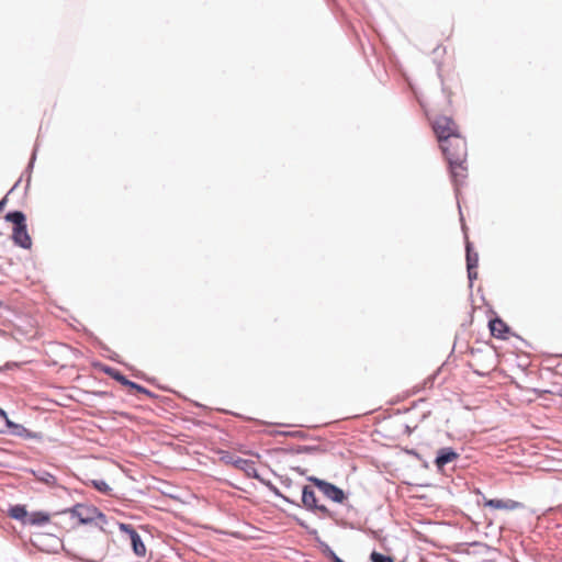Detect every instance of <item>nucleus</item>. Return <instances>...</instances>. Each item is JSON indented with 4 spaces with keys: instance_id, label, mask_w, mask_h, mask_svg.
<instances>
[{
    "instance_id": "1",
    "label": "nucleus",
    "mask_w": 562,
    "mask_h": 562,
    "mask_svg": "<svg viewBox=\"0 0 562 562\" xmlns=\"http://www.w3.org/2000/svg\"><path fill=\"white\" fill-rule=\"evenodd\" d=\"M434 132L440 143V148L449 165L451 179L454 184L456 198L462 228L464 229V220L459 202V186L467 178V156L468 148L465 139L460 135L458 125L450 116L440 115L432 122Z\"/></svg>"
},
{
    "instance_id": "2",
    "label": "nucleus",
    "mask_w": 562,
    "mask_h": 562,
    "mask_svg": "<svg viewBox=\"0 0 562 562\" xmlns=\"http://www.w3.org/2000/svg\"><path fill=\"white\" fill-rule=\"evenodd\" d=\"M58 514H69L70 518H76L79 525L95 524L101 530H104L103 526L108 524L106 515L97 506L90 504L77 503Z\"/></svg>"
},
{
    "instance_id": "3",
    "label": "nucleus",
    "mask_w": 562,
    "mask_h": 562,
    "mask_svg": "<svg viewBox=\"0 0 562 562\" xmlns=\"http://www.w3.org/2000/svg\"><path fill=\"white\" fill-rule=\"evenodd\" d=\"M4 220L13 225L11 238L14 245L23 249H31L32 238L27 232L25 213L20 210L10 211L4 215Z\"/></svg>"
},
{
    "instance_id": "4",
    "label": "nucleus",
    "mask_w": 562,
    "mask_h": 562,
    "mask_svg": "<svg viewBox=\"0 0 562 562\" xmlns=\"http://www.w3.org/2000/svg\"><path fill=\"white\" fill-rule=\"evenodd\" d=\"M319 492L324 494L328 499L342 504L347 499V495L342 488L335 485L334 483L327 482L323 479L310 475L306 477Z\"/></svg>"
},
{
    "instance_id": "5",
    "label": "nucleus",
    "mask_w": 562,
    "mask_h": 562,
    "mask_svg": "<svg viewBox=\"0 0 562 562\" xmlns=\"http://www.w3.org/2000/svg\"><path fill=\"white\" fill-rule=\"evenodd\" d=\"M99 367H100V370L104 374L109 375L110 378H112L113 380H115L116 382L122 384L123 386H126L130 390H134L137 393L145 394L146 396L151 397V398L157 397V395L154 392H151L150 390L144 387L143 385H140V384H138V383H136L134 381L128 380L119 370H116V369H114V368H112L110 366H106V364H99Z\"/></svg>"
},
{
    "instance_id": "6",
    "label": "nucleus",
    "mask_w": 562,
    "mask_h": 562,
    "mask_svg": "<svg viewBox=\"0 0 562 562\" xmlns=\"http://www.w3.org/2000/svg\"><path fill=\"white\" fill-rule=\"evenodd\" d=\"M465 259H467V271L468 279L470 283V288L473 285V281L477 278V266H479V255L474 251L472 244L467 239L465 243Z\"/></svg>"
},
{
    "instance_id": "7",
    "label": "nucleus",
    "mask_w": 562,
    "mask_h": 562,
    "mask_svg": "<svg viewBox=\"0 0 562 562\" xmlns=\"http://www.w3.org/2000/svg\"><path fill=\"white\" fill-rule=\"evenodd\" d=\"M5 426L9 429L10 435L21 437L24 439L42 440L43 435L41 432L32 431L21 424L14 423L11 419L8 420Z\"/></svg>"
},
{
    "instance_id": "8",
    "label": "nucleus",
    "mask_w": 562,
    "mask_h": 562,
    "mask_svg": "<svg viewBox=\"0 0 562 562\" xmlns=\"http://www.w3.org/2000/svg\"><path fill=\"white\" fill-rule=\"evenodd\" d=\"M488 328L497 339H507L506 335L510 333V327L497 315L488 321Z\"/></svg>"
},
{
    "instance_id": "9",
    "label": "nucleus",
    "mask_w": 562,
    "mask_h": 562,
    "mask_svg": "<svg viewBox=\"0 0 562 562\" xmlns=\"http://www.w3.org/2000/svg\"><path fill=\"white\" fill-rule=\"evenodd\" d=\"M458 458H459V453L453 448L443 447L437 451V456L435 458L434 463L438 470H441L445 468V465L454 461Z\"/></svg>"
},
{
    "instance_id": "10",
    "label": "nucleus",
    "mask_w": 562,
    "mask_h": 562,
    "mask_svg": "<svg viewBox=\"0 0 562 562\" xmlns=\"http://www.w3.org/2000/svg\"><path fill=\"white\" fill-rule=\"evenodd\" d=\"M484 506L491 507L494 509H506V510H516L521 509L525 507V505L520 502L514 501V499H501V498H494L488 499L486 503H484Z\"/></svg>"
},
{
    "instance_id": "11",
    "label": "nucleus",
    "mask_w": 562,
    "mask_h": 562,
    "mask_svg": "<svg viewBox=\"0 0 562 562\" xmlns=\"http://www.w3.org/2000/svg\"><path fill=\"white\" fill-rule=\"evenodd\" d=\"M318 499L316 497L315 491L310 485H304L302 487V496L301 504L297 507H303L307 512H310L313 507L316 506Z\"/></svg>"
},
{
    "instance_id": "12",
    "label": "nucleus",
    "mask_w": 562,
    "mask_h": 562,
    "mask_svg": "<svg viewBox=\"0 0 562 562\" xmlns=\"http://www.w3.org/2000/svg\"><path fill=\"white\" fill-rule=\"evenodd\" d=\"M234 468L245 472L248 477L260 480V475L252 460L237 458L234 462Z\"/></svg>"
},
{
    "instance_id": "13",
    "label": "nucleus",
    "mask_w": 562,
    "mask_h": 562,
    "mask_svg": "<svg viewBox=\"0 0 562 562\" xmlns=\"http://www.w3.org/2000/svg\"><path fill=\"white\" fill-rule=\"evenodd\" d=\"M288 517L290 519H292L293 521H295L301 528L305 529L306 532L312 536L318 543L319 546V549L321 551L324 550V546H328L325 541H323L319 536H318V531L315 529V528H311L305 520H303L302 518H300L299 516L296 515H293V514H288Z\"/></svg>"
},
{
    "instance_id": "14",
    "label": "nucleus",
    "mask_w": 562,
    "mask_h": 562,
    "mask_svg": "<svg viewBox=\"0 0 562 562\" xmlns=\"http://www.w3.org/2000/svg\"><path fill=\"white\" fill-rule=\"evenodd\" d=\"M280 450L288 454H313L325 451L324 449L321 448V446H291L288 448H282Z\"/></svg>"
},
{
    "instance_id": "15",
    "label": "nucleus",
    "mask_w": 562,
    "mask_h": 562,
    "mask_svg": "<svg viewBox=\"0 0 562 562\" xmlns=\"http://www.w3.org/2000/svg\"><path fill=\"white\" fill-rule=\"evenodd\" d=\"M8 516L23 525H26L29 513L25 505L16 504L9 507Z\"/></svg>"
},
{
    "instance_id": "16",
    "label": "nucleus",
    "mask_w": 562,
    "mask_h": 562,
    "mask_svg": "<svg viewBox=\"0 0 562 562\" xmlns=\"http://www.w3.org/2000/svg\"><path fill=\"white\" fill-rule=\"evenodd\" d=\"M50 516L48 513L43 510H36L29 514V518L26 520V525L31 526H44L49 522Z\"/></svg>"
},
{
    "instance_id": "17",
    "label": "nucleus",
    "mask_w": 562,
    "mask_h": 562,
    "mask_svg": "<svg viewBox=\"0 0 562 562\" xmlns=\"http://www.w3.org/2000/svg\"><path fill=\"white\" fill-rule=\"evenodd\" d=\"M31 472L40 482H43L49 486H54L57 483L56 476L46 470L40 469L32 470Z\"/></svg>"
},
{
    "instance_id": "18",
    "label": "nucleus",
    "mask_w": 562,
    "mask_h": 562,
    "mask_svg": "<svg viewBox=\"0 0 562 562\" xmlns=\"http://www.w3.org/2000/svg\"><path fill=\"white\" fill-rule=\"evenodd\" d=\"M265 486L268 487V490L277 497H280L282 501L293 505V506H299V503L291 499L290 497L285 496L284 494L281 493V491L270 481H267V480H263L260 477L259 480Z\"/></svg>"
},
{
    "instance_id": "19",
    "label": "nucleus",
    "mask_w": 562,
    "mask_h": 562,
    "mask_svg": "<svg viewBox=\"0 0 562 562\" xmlns=\"http://www.w3.org/2000/svg\"><path fill=\"white\" fill-rule=\"evenodd\" d=\"M131 548H132L133 553L136 557H145L146 546H145L142 537L139 536V533L137 536H135L134 538H132Z\"/></svg>"
},
{
    "instance_id": "20",
    "label": "nucleus",
    "mask_w": 562,
    "mask_h": 562,
    "mask_svg": "<svg viewBox=\"0 0 562 562\" xmlns=\"http://www.w3.org/2000/svg\"><path fill=\"white\" fill-rule=\"evenodd\" d=\"M37 149H38V144L36 143L34 148H33L32 155L30 157V161H29V164L26 166V169H25V173L27 175V177H26V188L30 186V182H31V173H32V170L34 168L35 160H36Z\"/></svg>"
},
{
    "instance_id": "21",
    "label": "nucleus",
    "mask_w": 562,
    "mask_h": 562,
    "mask_svg": "<svg viewBox=\"0 0 562 562\" xmlns=\"http://www.w3.org/2000/svg\"><path fill=\"white\" fill-rule=\"evenodd\" d=\"M37 149H38V144L36 143L34 148H33L32 155L30 157V161H29V164L26 166V169H25V173L27 175V177H26V188L30 186V182H31V173H32V170L34 168L35 160H36Z\"/></svg>"
},
{
    "instance_id": "22",
    "label": "nucleus",
    "mask_w": 562,
    "mask_h": 562,
    "mask_svg": "<svg viewBox=\"0 0 562 562\" xmlns=\"http://www.w3.org/2000/svg\"><path fill=\"white\" fill-rule=\"evenodd\" d=\"M117 526H119V530L128 536L130 540H132V538H134L135 536L138 535V532L136 531V529L131 525V524H126V522H117Z\"/></svg>"
},
{
    "instance_id": "23",
    "label": "nucleus",
    "mask_w": 562,
    "mask_h": 562,
    "mask_svg": "<svg viewBox=\"0 0 562 562\" xmlns=\"http://www.w3.org/2000/svg\"><path fill=\"white\" fill-rule=\"evenodd\" d=\"M310 512L313 514L321 513L323 517H327V518H331V519H334V517H335L334 512L329 510L327 508V506L319 504V503H317L316 506L313 507Z\"/></svg>"
},
{
    "instance_id": "24",
    "label": "nucleus",
    "mask_w": 562,
    "mask_h": 562,
    "mask_svg": "<svg viewBox=\"0 0 562 562\" xmlns=\"http://www.w3.org/2000/svg\"><path fill=\"white\" fill-rule=\"evenodd\" d=\"M91 485L102 494H109L112 488L104 480H92Z\"/></svg>"
},
{
    "instance_id": "25",
    "label": "nucleus",
    "mask_w": 562,
    "mask_h": 562,
    "mask_svg": "<svg viewBox=\"0 0 562 562\" xmlns=\"http://www.w3.org/2000/svg\"><path fill=\"white\" fill-rule=\"evenodd\" d=\"M371 562H394V559L391 555L383 554L378 551H372L370 554Z\"/></svg>"
},
{
    "instance_id": "26",
    "label": "nucleus",
    "mask_w": 562,
    "mask_h": 562,
    "mask_svg": "<svg viewBox=\"0 0 562 562\" xmlns=\"http://www.w3.org/2000/svg\"><path fill=\"white\" fill-rule=\"evenodd\" d=\"M273 435H280V436L292 437V438H300V439H305L307 437V435L304 431H301V430H293V431L278 430V431H274Z\"/></svg>"
},
{
    "instance_id": "27",
    "label": "nucleus",
    "mask_w": 562,
    "mask_h": 562,
    "mask_svg": "<svg viewBox=\"0 0 562 562\" xmlns=\"http://www.w3.org/2000/svg\"><path fill=\"white\" fill-rule=\"evenodd\" d=\"M438 374H439V370H437L436 372L430 374L428 378H426L424 380L422 386L417 390V392L422 391V390H426V389H432Z\"/></svg>"
},
{
    "instance_id": "28",
    "label": "nucleus",
    "mask_w": 562,
    "mask_h": 562,
    "mask_svg": "<svg viewBox=\"0 0 562 562\" xmlns=\"http://www.w3.org/2000/svg\"><path fill=\"white\" fill-rule=\"evenodd\" d=\"M322 553L330 561V562H341L342 559L336 554V552L329 547L324 546V550Z\"/></svg>"
},
{
    "instance_id": "29",
    "label": "nucleus",
    "mask_w": 562,
    "mask_h": 562,
    "mask_svg": "<svg viewBox=\"0 0 562 562\" xmlns=\"http://www.w3.org/2000/svg\"><path fill=\"white\" fill-rule=\"evenodd\" d=\"M20 182H21V178L14 183V186L10 189V191L7 194H10L19 186ZM7 203H8V195H4L0 200V213L3 211V209L7 205Z\"/></svg>"
},
{
    "instance_id": "30",
    "label": "nucleus",
    "mask_w": 562,
    "mask_h": 562,
    "mask_svg": "<svg viewBox=\"0 0 562 562\" xmlns=\"http://www.w3.org/2000/svg\"><path fill=\"white\" fill-rule=\"evenodd\" d=\"M238 457L231 454L229 452H225V454L221 458L226 464H232L234 467V462Z\"/></svg>"
},
{
    "instance_id": "31",
    "label": "nucleus",
    "mask_w": 562,
    "mask_h": 562,
    "mask_svg": "<svg viewBox=\"0 0 562 562\" xmlns=\"http://www.w3.org/2000/svg\"><path fill=\"white\" fill-rule=\"evenodd\" d=\"M291 470L296 472L300 475H305L306 474V469H303L301 467H292Z\"/></svg>"
},
{
    "instance_id": "32",
    "label": "nucleus",
    "mask_w": 562,
    "mask_h": 562,
    "mask_svg": "<svg viewBox=\"0 0 562 562\" xmlns=\"http://www.w3.org/2000/svg\"><path fill=\"white\" fill-rule=\"evenodd\" d=\"M18 367H19V363H16V362H7V363L4 364V367H3V370H4V369H5V370H11V369H13V368H18Z\"/></svg>"
},
{
    "instance_id": "33",
    "label": "nucleus",
    "mask_w": 562,
    "mask_h": 562,
    "mask_svg": "<svg viewBox=\"0 0 562 562\" xmlns=\"http://www.w3.org/2000/svg\"><path fill=\"white\" fill-rule=\"evenodd\" d=\"M0 417L5 422V424L8 423V420H10L7 412L0 407Z\"/></svg>"
},
{
    "instance_id": "34",
    "label": "nucleus",
    "mask_w": 562,
    "mask_h": 562,
    "mask_svg": "<svg viewBox=\"0 0 562 562\" xmlns=\"http://www.w3.org/2000/svg\"><path fill=\"white\" fill-rule=\"evenodd\" d=\"M109 358L112 360V361H116L119 363H122V361L119 359L120 356L116 353V352H112Z\"/></svg>"
},
{
    "instance_id": "35",
    "label": "nucleus",
    "mask_w": 562,
    "mask_h": 562,
    "mask_svg": "<svg viewBox=\"0 0 562 562\" xmlns=\"http://www.w3.org/2000/svg\"><path fill=\"white\" fill-rule=\"evenodd\" d=\"M473 373H475L479 376H484L486 374L485 372H481V371H479L476 369H473Z\"/></svg>"
},
{
    "instance_id": "36",
    "label": "nucleus",
    "mask_w": 562,
    "mask_h": 562,
    "mask_svg": "<svg viewBox=\"0 0 562 562\" xmlns=\"http://www.w3.org/2000/svg\"><path fill=\"white\" fill-rule=\"evenodd\" d=\"M480 495H482L483 504L486 503L490 498H486L480 491H477Z\"/></svg>"
},
{
    "instance_id": "37",
    "label": "nucleus",
    "mask_w": 562,
    "mask_h": 562,
    "mask_svg": "<svg viewBox=\"0 0 562 562\" xmlns=\"http://www.w3.org/2000/svg\"><path fill=\"white\" fill-rule=\"evenodd\" d=\"M100 346L102 347L103 350L110 351L109 347H106L105 345L100 342Z\"/></svg>"
},
{
    "instance_id": "38",
    "label": "nucleus",
    "mask_w": 562,
    "mask_h": 562,
    "mask_svg": "<svg viewBox=\"0 0 562 562\" xmlns=\"http://www.w3.org/2000/svg\"><path fill=\"white\" fill-rule=\"evenodd\" d=\"M80 561H82V562H95L94 560H83V559H80Z\"/></svg>"
},
{
    "instance_id": "39",
    "label": "nucleus",
    "mask_w": 562,
    "mask_h": 562,
    "mask_svg": "<svg viewBox=\"0 0 562 562\" xmlns=\"http://www.w3.org/2000/svg\"><path fill=\"white\" fill-rule=\"evenodd\" d=\"M479 351H480L479 349H477V350H475V349H473V348L471 349V353H472V355H474L475 352H479Z\"/></svg>"
},
{
    "instance_id": "40",
    "label": "nucleus",
    "mask_w": 562,
    "mask_h": 562,
    "mask_svg": "<svg viewBox=\"0 0 562 562\" xmlns=\"http://www.w3.org/2000/svg\"><path fill=\"white\" fill-rule=\"evenodd\" d=\"M2 371H3V367H0V372H2Z\"/></svg>"
}]
</instances>
